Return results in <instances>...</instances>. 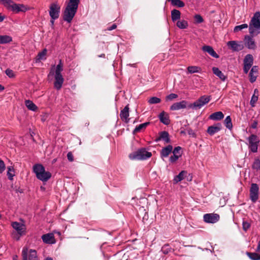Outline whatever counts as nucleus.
I'll return each instance as SVG.
<instances>
[{
    "label": "nucleus",
    "instance_id": "nucleus-1",
    "mask_svg": "<svg viewBox=\"0 0 260 260\" xmlns=\"http://www.w3.org/2000/svg\"><path fill=\"white\" fill-rule=\"evenodd\" d=\"M80 3V0H69L62 12L63 19L70 23L74 17Z\"/></svg>",
    "mask_w": 260,
    "mask_h": 260
},
{
    "label": "nucleus",
    "instance_id": "nucleus-2",
    "mask_svg": "<svg viewBox=\"0 0 260 260\" xmlns=\"http://www.w3.org/2000/svg\"><path fill=\"white\" fill-rule=\"evenodd\" d=\"M249 31L253 36L260 33V12H256L253 15L249 24Z\"/></svg>",
    "mask_w": 260,
    "mask_h": 260
},
{
    "label": "nucleus",
    "instance_id": "nucleus-3",
    "mask_svg": "<svg viewBox=\"0 0 260 260\" xmlns=\"http://www.w3.org/2000/svg\"><path fill=\"white\" fill-rule=\"evenodd\" d=\"M2 4L9 10L15 13H18L20 12H25L28 10L26 6L23 4H17L12 0H1Z\"/></svg>",
    "mask_w": 260,
    "mask_h": 260
},
{
    "label": "nucleus",
    "instance_id": "nucleus-4",
    "mask_svg": "<svg viewBox=\"0 0 260 260\" xmlns=\"http://www.w3.org/2000/svg\"><path fill=\"white\" fill-rule=\"evenodd\" d=\"M33 171L37 178L44 182L48 181L51 177L49 172L45 171V168L41 164H36L33 166Z\"/></svg>",
    "mask_w": 260,
    "mask_h": 260
},
{
    "label": "nucleus",
    "instance_id": "nucleus-5",
    "mask_svg": "<svg viewBox=\"0 0 260 260\" xmlns=\"http://www.w3.org/2000/svg\"><path fill=\"white\" fill-rule=\"evenodd\" d=\"M151 156V152L147 151L145 148H142L130 153L128 156L131 160H145Z\"/></svg>",
    "mask_w": 260,
    "mask_h": 260
},
{
    "label": "nucleus",
    "instance_id": "nucleus-6",
    "mask_svg": "<svg viewBox=\"0 0 260 260\" xmlns=\"http://www.w3.org/2000/svg\"><path fill=\"white\" fill-rule=\"evenodd\" d=\"M22 260H38L37 251L34 249L28 250L27 247H24L22 250Z\"/></svg>",
    "mask_w": 260,
    "mask_h": 260
},
{
    "label": "nucleus",
    "instance_id": "nucleus-7",
    "mask_svg": "<svg viewBox=\"0 0 260 260\" xmlns=\"http://www.w3.org/2000/svg\"><path fill=\"white\" fill-rule=\"evenodd\" d=\"M60 6L57 2L52 3L49 7V15L53 20H56L59 17Z\"/></svg>",
    "mask_w": 260,
    "mask_h": 260
},
{
    "label": "nucleus",
    "instance_id": "nucleus-8",
    "mask_svg": "<svg viewBox=\"0 0 260 260\" xmlns=\"http://www.w3.org/2000/svg\"><path fill=\"white\" fill-rule=\"evenodd\" d=\"M210 100L211 96L210 95H203L201 96L192 104L193 109L197 110L201 109L204 105L208 103Z\"/></svg>",
    "mask_w": 260,
    "mask_h": 260
},
{
    "label": "nucleus",
    "instance_id": "nucleus-9",
    "mask_svg": "<svg viewBox=\"0 0 260 260\" xmlns=\"http://www.w3.org/2000/svg\"><path fill=\"white\" fill-rule=\"evenodd\" d=\"M249 142V148L252 152L257 151L258 145L259 142L258 137L255 135H251L248 139Z\"/></svg>",
    "mask_w": 260,
    "mask_h": 260
},
{
    "label": "nucleus",
    "instance_id": "nucleus-10",
    "mask_svg": "<svg viewBox=\"0 0 260 260\" xmlns=\"http://www.w3.org/2000/svg\"><path fill=\"white\" fill-rule=\"evenodd\" d=\"M259 187L257 184L252 183L250 189V198L253 203H255L258 198Z\"/></svg>",
    "mask_w": 260,
    "mask_h": 260
},
{
    "label": "nucleus",
    "instance_id": "nucleus-11",
    "mask_svg": "<svg viewBox=\"0 0 260 260\" xmlns=\"http://www.w3.org/2000/svg\"><path fill=\"white\" fill-rule=\"evenodd\" d=\"M219 215L215 213H207L203 216L204 221L209 223H215L219 220Z\"/></svg>",
    "mask_w": 260,
    "mask_h": 260
},
{
    "label": "nucleus",
    "instance_id": "nucleus-12",
    "mask_svg": "<svg viewBox=\"0 0 260 260\" xmlns=\"http://www.w3.org/2000/svg\"><path fill=\"white\" fill-rule=\"evenodd\" d=\"M12 227L17 231L18 234L22 236L25 234V226L18 222H14L12 223Z\"/></svg>",
    "mask_w": 260,
    "mask_h": 260
},
{
    "label": "nucleus",
    "instance_id": "nucleus-13",
    "mask_svg": "<svg viewBox=\"0 0 260 260\" xmlns=\"http://www.w3.org/2000/svg\"><path fill=\"white\" fill-rule=\"evenodd\" d=\"M258 68L257 66H254L251 68L249 74V81L251 83H253L256 81L258 74Z\"/></svg>",
    "mask_w": 260,
    "mask_h": 260
},
{
    "label": "nucleus",
    "instance_id": "nucleus-14",
    "mask_svg": "<svg viewBox=\"0 0 260 260\" xmlns=\"http://www.w3.org/2000/svg\"><path fill=\"white\" fill-rule=\"evenodd\" d=\"M129 105H127L120 112V117L126 123H128L129 120Z\"/></svg>",
    "mask_w": 260,
    "mask_h": 260
},
{
    "label": "nucleus",
    "instance_id": "nucleus-15",
    "mask_svg": "<svg viewBox=\"0 0 260 260\" xmlns=\"http://www.w3.org/2000/svg\"><path fill=\"white\" fill-rule=\"evenodd\" d=\"M162 140L166 143L170 142L171 140L169 138V134L168 132L162 131L159 133V136L156 138L155 141L158 142Z\"/></svg>",
    "mask_w": 260,
    "mask_h": 260
},
{
    "label": "nucleus",
    "instance_id": "nucleus-16",
    "mask_svg": "<svg viewBox=\"0 0 260 260\" xmlns=\"http://www.w3.org/2000/svg\"><path fill=\"white\" fill-rule=\"evenodd\" d=\"M64 79L61 74H55L54 87L57 89H60L63 84Z\"/></svg>",
    "mask_w": 260,
    "mask_h": 260
},
{
    "label": "nucleus",
    "instance_id": "nucleus-17",
    "mask_svg": "<svg viewBox=\"0 0 260 260\" xmlns=\"http://www.w3.org/2000/svg\"><path fill=\"white\" fill-rule=\"evenodd\" d=\"M221 124L218 123L214 125L209 126L207 129V132L210 135L212 136L219 132L221 129Z\"/></svg>",
    "mask_w": 260,
    "mask_h": 260
},
{
    "label": "nucleus",
    "instance_id": "nucleus-18",
    "mask_svg": "<svg viewBox=\"0 0 260 260\" xmlns=\"http://www.w3.org/2000/svg\"><path fill=\"white\" fill-rule=\"evenodd\" d=\"M43 241L47 244H54L55 243L54 236L52 233L43 235L42 236Z\"/></svg>",
    "mask_w": 260,
    "mask_h": 260
},
{
    "label": "nucleus",
    "instance_id": "nucleus-19",
    "mask_svg": "<svg viewBox=\"0 0 260 260\" xmlns=\"http://www.w3.org/2000/svg\"><path fill=\"white\" fill-rule=\"evenodd\" d=\"M227 45L234 51H239L241 50L243 48V47L241 45L238 44L235 41H229L227 43Z\"/></svg>",
    "mask_w": 260,
    "mask_h": 260
},
{
    "label": "nucleus",
    "instance_id": "nucleus-20",
    "mask_svg": "<svg viewBox=\"0 0 260 260\" xmlns=\"http://www.w3.org/2000/svg\"><path fill=\"white\" fill-rule=\"evenodd\" d=\"M192 176L190 173H188L187 171H183L180 172V183L182 181H191Z\"/></svg>",
    "mask_w": 260,
    "mask_h": 260
},
{
    "label": "nucleus",
    "instance_id": "nucleus-21",
    "mask_svg": "<svg viewBox=\"0 0 260 260\" xmlns=\"http://www.w3.org/2000/svg\"><path fill=\"white\" fill-rule=\"evenodd\" d=\"M171 152H173V146L169 145L162 149L160 152V156L161 157H167Z\"/></svg>",
    "mask_w": 260,
    "mask_h": 260
},
{
    "label": "nucleus",
    "instance_id": "nucleus-22",
    "mask_svg": "<svg viewBox=\"0 0 260 260\" xmlns=\"http://www.w3.org/2000/svg\"><path fill=\"white\" fill-rule=\"evenodd\" d=\"M158 118L161 122L165 125H168L170 123V119L168 114L165 111L161 112L158 115Z\"/></svg>",
    "mask_w": 260,
    "mask_h": 260
},
{
    "label": "nucleus",
    "instance_id": "nucleus-23",
    "mask_svg": "<svg viewBox=\"0 0 260 260\" xmlns=\"http://www.w3.org/2000/svg\"><path fill=\"white\" fill-rule=\"evenodd\" d=\"M202 49L204 51L208 52L211 56L216 58L219 57L218 55L213 50V48L210 46H204Z\"/></svg>",
    "mask_w": 260,
    "mask_h": 260
},
{
    "label": "nucleus",
    "instance_id": "nucleus-24",
    "mask_svg": "<svg viewBox=\"0 0 260 260\" xmlns=\"http://www.w3.org/2000/svg\"><path fill=\"white\" fill-rule=\"evenodd\" d=\"M245 41L246 46L249 49H254L255 44L254 40L250 36H247L245 38Z\"/></svg>",
    "mask_w": 260,
    "mask_h": 260
},
{
    "label": "nucleus",
    "instance_id": "nucleus-25",
    "mask_svg": "<svg viewBox=\"0 0 260 260\" xmlns=\"http://www.w3.org/2000/svg\"><path fill=\"white\" fill-rule=\"evenodd\" d=\"M223 117L224 115L222 112L220 111L214 112L209 116V118L213 120H220L223 119Z\"/></svg>",
    "mask_w": 260,
    "mask_h": 260
},
{
    "label": "nucleus",
    "instance_id": "nucleus-26",
    "mask_svg": "<svg viewBox=\"0 0 260 260\" xmlns=\"http://www.w3.org/2000/svg\"><path fill=\"white\" fill-rule=\"evenodd\" d=\"M212 71L214 74H215L216 76L219 77L220 79L222 81H224L226 79V77L224 75V74L220 71L218 68L213 67L212 68Z\"/></svg>",
    "mask_w": 260,
    "mask_h": 260
},
{
    "label": "nucleus",
    "instance_id": "nucleus-27",
    "mask_svg": "<svg viewBox=\"0 0 260 260\" xmlns=\"http://www.w3.org/2000/svg\"><path fill=\"white\" fill-rule=\"evenodd\" d=\"M25 104L28 109L36 111L38 109L37 106L31 101L28 100L25 101Z\"/></svg>",
    "mask_w": 260,
    "mask_h": 260
},
{
    "label": "nucleus",
    "instance_id": "nucleus-28",
    "mask_svg": "<svg viewBox=\"0 0 260 260\" xmlns=\"http://www.w3.org/2000/svg\"><path fill=\"white\" fill-rule=\"evenodd\" d=\"M244 64H247L252 67L253 63V57L251 54H247L245 56L243 60Z\"/></svg>",
    "mask_w": 260,
    "mask_h": 260
},
{
    "label": "nucleus",
    "instance_id": "nucleus-29",
    "mask_svg": "<svg viewBox=\"0 0 260 260\" xmlns=\"http://www.w3.org/2000/svg\"><path fill=\"white\" fill-rule=\"evenodd\" d=\"M12 41L11 37L7 35H0V44H7Z\"/></svg>",
    "mask_w": 260,
    "mask_h": 260
},
{
    "label": "nucleus",
    "instance_id": "nucleus-30",
    "mask_svg": "<svg viewBox=\"0 0 260 260\" xmlns=\"http://www.w3.org/2000/svg\"><path fill=\"white\" fill-rule=\"evenodd\" d=\"M47 50L46 49H44L41 52H39L36 57V62H39L41 60L46 59V55Z\"/></svg>",
    "mask_w": 260,
    "mask_h": 260
},
{
    "label": "nucleus",
    "instance_id": "nucleus-31",
    "mask_svg": "<svg viewBox=\"0 0 260 260\" xmlns=\"http://www.w3.org/2000/svg\"><path fill=\"white\" fill-rule=\"evenodd\" d=\"M178 153H179V146L175 147L173 151V155L170 157V161L171 162H175L179 158V156L176 154Z\"/></svg>",
    "mask_w": 260,
    "mask_h": 260
},
{
    "label": "nucleus",
    "instance_id": "nucleus-32",
    "mask_svg": "<svg viewBox=\"0 0 260 260\" xmlns=\"http://www.w3.org/2000/svg\"><path fill=\"white\" fill-rule=\"evenodd\" d=\"M224 123L225 127L230 130H231L233 128V124L232 122V119L230 116H228L225 117L224 120Z\"/></svg>",
    "mask_w": 260,
    "mask_h": 260
},
{
    "label": "nucleus",
    "instance_id": "nucleus-33",
    "mask_svg": "<svg viewBox=\"0 0 260 260\" xmlns=\"http://www.w3.org/2000/svg\"><path fill=\"white\" fill-rule=\"evenodd\" d=\"M150 124L149 122H145L144 123L140 124L138 126H136L134 130L133 133L134 134L139 132L141 130L145 129L147 126Z\"/></svg>",
    "mask_w": 260,
    "mask_h": 260
},
{
    "label": "nucleus",
    "instance_id": "nucleus-34",
    "mask_svg": "<svg viewBox=\"0 0 260 260\" xmlns=\"http://www.w3.org/2000/svg\"><path fill=\"white\" fill-rule=\"evenodd\" d=\"M186 108V109H193L192 104L188 103L185 101H182L180 102V109Z\"/></svg>",
    "mask_w": 260,
    "mask_h": 260
},
{
    "label": "nucleus",
    "instance_id": "nucleus-35",
    "mask_svg": "<svg viewBox=\"0 0 260 260\" xmlns=\"http://www.w3.org/2000/svg\"><path fill=\"white\" fill-rule=\"evenodd\" d=\"M247 255L251 260H260V254L255 252H247Z\"/></svg>",
    "mask_w": 260,
    "mask_h": 260
},
{
    "label": "nucleus",
    "instance_id": "nucleus-36",
    "mask_svg": "<svg viewBox=\"0 0 260 260\" xmlns=\"http://www.w3.org/2000/svg\"><path fill=\"white\" fill-rule=\"evenodd\" d=\"M201 69L197 66H189L187 68V71L190 74L200 72Z\"/></svg>",
    "mask_w": 260,
    "mask_h": 260
},
{
    "label": "nucleus",
    "instance_id": "nucleus-37",
    "mask_svg": "<svg viewBox=\"0 0 260 260\" xmlns=\"http://www.w3.org/2000/svg\"><path fill=\"white\" fill-rule=\"evenodd\" d=\"M8 171H7V176L8 177V179L10 180H13V177L14 176V174L12 173V172H14V169L13 167H8L7 168Z\"/></svg>",
    "mask_w": 260,
    "mask_h": 260
},
{
    "label": "nucleus",
    "instance_id": "nucleus-38",
    "mask_svg": "<svg viewBox=\"0 0 260 260\" xmlns=\"http://www.w3.org/2000/svg\"><path fill=\"white\" fill-rule=\"evenodd\" d=\"M171 17L173 22L179 19V10L176 9L172 10L171 12Z\"/></svg>",
    "mask_w": 260,
    "mask_h": 260
},
{
    "label": "nucleus",
    "instance_id": "nucleus-39",
    "mask_svg": "<svg viewBox=\"0 0 260 260\" xmlns=\"http://www.w3.org/2000/svg\"><path fill=\"white\" fill-rule=\"evenodd\" d=\"M160 102H161L160 99H159L157 97H155V96H153V97L150 98L148 101V102L150 104H158V103H159Z\"/></svg>",
    "mask_w": 260,
    "mask_h": 260
},
{
    "label": "nucleus",
    "instance_id": "nucleus-40",
    "mask_svg": "<svg viewBox=\"0 0 260 260\" xmlns=\"http://www.w3.org/2000/svg\"><path fill=\"white\" fill-rule=\"evenodd\" d=\"M248 25L247 24H242L240 25H237L235 27L234 29V32H238L243 29L247 28L248 27Z\"/></svg>",
    "mask_w": 260,
    "mask_h": 260
},
{
    "label": "nucleus",
    "instance_id": "nucleus-41",
    "mask_svg": "<svg viewBox=\"0 0 260 260\" xmlns=\"http://www.w3.org/2000/svg\"><path fill=\"white\" fill-rule=\"evenodd\" d=\"M252 168L253 169L258 170H260V160L259 159H255L252 165Z\"/></svg>",
    "mask_w": 260,
    "mask_h": 260
},
{
    "label": "nucleus",
    "instance_id": "nucleus-42",
    "mask_svg": "<svg viewBox=\"0 0 260 260\" xmlns=\"http://www.w3.org/2000/svg\"><path fill=\"white\" fill-rule=\"evenodd\" d=\"M62 63L61 62V60H60L59 63L57 65L56 70H55V74H61V71H62Z\"/></svg>",
    "mask_w": 260,
    "mask_h": 260
},
{
    "label": "nucleus",
    "instance_id": "nucleus-43",
    "mask_svg": "<svg viewBox=\"0 0 260 260\" xmlns=\"http://www.w3.org/2000/svg\"><path fill=\"white\" fill-rule=\"evenodd\" d=\"M178 97V95L175 93H171L166 97V101L167 102L172 101L173 100L176 99Z\"/></svg>",
    "mask_w": 260,
    "mask_h": 260
},
{
    "label": "nucleus",
    "instance_id": "nucleus-44",
    "mask_svg": "<svg viewBox=\"0 0 260 260\" xmlns=\"http://www.w3.org/2000/svg\"><path fill=\"white\" fill-rule=\"evenodd\" d=\"M258 100V95L253 94L250 100V105L253 107L255 106V104Z\"/></svg>",
    "mask_w": 260,
    "mask_h": 260
},
{
    "label": "nucleus",
    "instance_id": "nucleus-45",
    "mask_svg": "<svg viewBox=\"0 0 260 260\" xmlns=\"http://www.w3.org/2000/svg\"><path fill=\"white\" fill-rule=\"evenodd\" d=\"M194 19H195L196 22L197 23H202L204 21L202 17L200 15H199V14H197L194 16Z\"/></svg>",
    "mask_w": 260,
    "mask_h": 260
},
{
    "label": "nucleus",
    "instance_id": "nucleus-46",
    "mask_svg": "<svg viewBox=\"0 0 260 260\" xmlns=\"http://www.w3.org/2000/svg\"><path fill=\"white\" fill-rule=\"evenodd\" d=\"M6 165L4 161L0 158V173H2L5 170Z\"/></svg>",
    "mask_w": 260,
    "mask_h": 260
},
{
    "label": "nucleus",
    "instance_id": "nucleus-47",
    "mask_svg": "<svg viewBox=\"0 0 260 260\" xmlns=\"http://www.w3.org/2000/svg\"><path fill=\"white\" fill-rule=\"evenodd\" d=\"M188 26V23L186 21L183 20L180 21V29H184Z\"/></svg>",
    "mask_w": 260,
    "mask_h": 260
},
{
    "label": "nucleus",
    "instance_id": "nucleus-48",
    "mask_svg": "<svg viewBox=\"0 0 260 260\" xmlns=\"http://www.w3.org/2000/svg\"><path fill=\"white\" fill-rule=\"evenodd\" d=\"M5 73L6 75L10 78H12L15 76L14 72L9 69H7L5 71Z\"/></svg>",
    "mask_w": 260,
    "mask_h": 260
},
{
    "label": "nucleus",
    "instance_id": "nucleus-49",
    "mask_svg": "<svg viewBox=\"0 0 260 260\" xmlns=\"http://www.w3.org/2000/svg\"><path fill=\"white\" fill-rule=\"evenodd\" d=\"M170 110L174 111L179 110V102H177L173 104L170 108Z\"/></svg>",
    "mask_w": 260,
    "mask_h": 260
},
{
    "label": "nucleus",
    "instance_id": "nucleus-50",
    "mask_svg": "<svg viewBox=\"0 0 260 260\" xmlns=\"http://www.w3.org/2000/svg\"><path fill=\"white\" fill-rule=\"evenodd\" d=\"M162 252L167 254L171 251V249L169 248V245H164L161 249Z\"/></svg>",
    "mask_w": 260,
    "mask_h": 260
},
{
    "label": "nucleus",
    "instance_id": "nucleus-51",
    "mask_svg": "<svg viewBox=\"0 0 260 260\" xmlns=\"http://www.w3.org/2000/svg\"><path fill=\"white\" fill-rule=\"evenodd\" d=\"M250 227V224L247 221L243 222V229L245 231H246Z\"/></svg>",
    "mask_w": 260,
    "mask_h": 260
},
{
    "label": "nucleus",
    "instance_id": "nucleus-52",
    "mask_svg": "<svg viewBox=\"0 0 260 260\" xmlns=\"http://www.w3.org/2000/svg\"><path fill=\"white\" fill-rule=\"evenodd\" d=\"M251 67L247 64H244L243 71L244 73L247 74Z\"/></svg>",
    "mask_w": 260,
    "mask_h": 260
},
{
    "label": "nucleus",
    "instance_id": "nucleus-53",
    "mask_svg": "<svg viewBox=\"0 0 260 260\" xmlns=\"http://www.w3.org/2000/svg\"><path fill=\"white\" fill-rule=\"evenodd\" d=\"M67 158L70 161H73L74 160V156L71 152L68 153Z\"/></svg>",
    "mask_w": 260,
    "mask_h": 260
},
{
    "label": "nucleus",
    "instance_id": "nucleus-54",
    "mask_svg": "<svg viewBox=\"0 0 260 260\" xmlns=\"http://www.w3.org/2000/svg\"><path fill=\"white\" fill-rule=\"evenodd\" d=\"M257 124H258L257 121L254 120L251 125V128H254V129L256 128Z\"/></svg>",
    "mask_w": 260,
    "mask_h": 260
},
{
    "label": "nucleus",
    "instance_id": "nucleus-55",
    "mask_svg": "<svg viewBox=\"0 0 260 260\" xmlns=\"http://www.w3.org/2000/svg\"><path fill=\"white\" fill-rule=\"evenodd\" d=\"M173 181L174 184H177L179 182V175H177L175 176Z\"/></svg>",
    "mask_w": 260,
    "mask_h": 260
},
{
    "label": "nucleus",
    "instance_id": "nucleus-56",
    "mask_svg": "<svg viewBox=\"0 0 260 260\" xmlns=\"http://www.w3.org/2000/svg\"><path fill=\"white\" fill-rule=\"evenodd\" d=\"M117 25H116V24H113L111 26L108 27L107 29L108 30H112L115 29Z\"/></svg>",
    "mask_w": 260,
    "mask_h": 260
},
{
    "label": "nucleus",
    "instance_id": "nucleus-57",
    "mask_svg": "<svg viewBox=\"0 0 260 260\" xmlns=\"http://www.w3.org/2000/svg\"><path fill=\"white\" fill-rule=\"evenodd\" d=\"M21 236H20V235H18V233L16 234V236H14V238L17 240H19V238Z\"/></svg>",
    "mask_w": 260,
    "mask_h": 260
},
{
    "label": "nucleus",
    "instance_id": "nucleus-58",
    "mask_svg": "<svg viewBox=\"0 0 260 260\" xmlns=\"http://www.w3.org/2000/svg\"><path fill=\"white\" fill-rule=\"evenodd\" d=\"M184 6V4L182 1H180V8L183 7Z\"/></svg>",
    "mask_w": 260,
    "mask_h": 260
},
{
    "label": "nucleus",
    "instance_id": "nucleus-59",
    "mask_svg": "<svg viewBox=\"0 0 260 260\" xmlns=\"http://www.w3.org/2000/svg\"><path fill=\"white\" fill-rule=\"evenodd\" d=\"M18 256L17 255H15L13 256V260H18Z\"/></svg>",
    "mask_w": 260,
    "mask_h": 260
},
{
    "label": "nucleus",
    "instance_id": "nucleus-60",
    "mask_svg": "<svg viewBox=\"0 0 260 260\" xmlns=\"http://www.w3.org/2000/svg\"><path fill=\"white\" fill-rule=\"evenodd\" d=\"M5 89L4 86H3L2 85L0 84V91L4 90Z\"/></svg>",
    "mask_w": 260,
    "mask_h": 260
},
{
    "label": "nucleus",
    "instance_id": "nucleus-61",
    "mask_svg": "<svg viewBox=\"0 0 260 260\" xmlns=\"http://www.w3.org/2000/svg\"><path fill=\"white\" fill-rule=\"evenodd\" d=\"M98 57H103V58H105V54L103 53L100 55H98Z\"/></svg>",
    "mask_w": 260,
    "mask_h": 260
},
{
    "label": "nucleus",
    "instance_id": "nucleus-62",
    "mask_svg": "<svg viewBox=\"0 0 260 260\" xmlns=\"http://www.w3.org/2000/svg\"><path fill=\"white\" fill-rule=\"evenodd\" d=\"M4 19V17L0 15V22H2Z\"/></svg>",
    "mask_w": 260,
    "mask_h": 260
},
{
    "label": "nucleus",
    "instance_id": "nucleus-63",
    "mask_svg": "<svg viewBox=\"0 0 260 260\" xmlns=\"http://www.w3.org/2000/svg\"><path fill=\"white\" fill-rule=\"evenodd\" d=\"M258 93V90L257 89H254V94H255V93Z\"/></svg>",
    "mask_w": 260,
    "mask_h": 260
},
{
    "label": "nucleus",
    "instance_id": "nucleus-64",
    "mask_svg": "<svg viewBox=\"0 0 260 260\" xmlns=\"http://www.w3.org/2000/svg\"><path fill=\"white\" fill-rule=\"evenodd\" d=\"M45 260H53V259L51 257H47Z\"/></svg>",
    "mask_w": 260,
    "mask_h": 260
}]
</instances>
